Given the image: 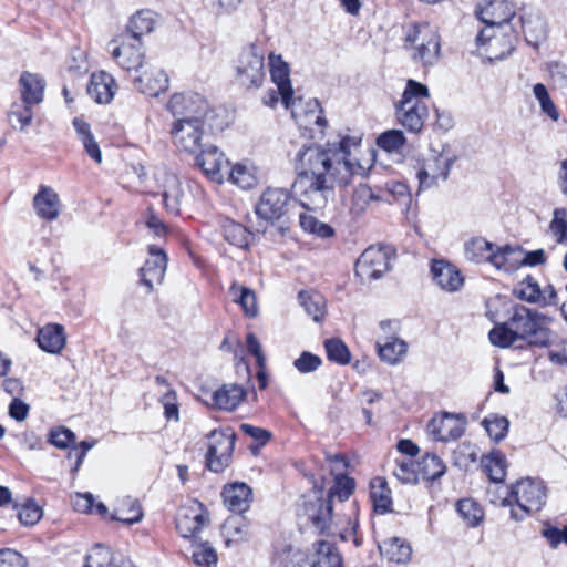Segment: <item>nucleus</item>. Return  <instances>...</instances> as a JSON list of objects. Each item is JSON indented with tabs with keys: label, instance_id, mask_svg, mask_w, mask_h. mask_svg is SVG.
Listing matches in <instances>:
<instances>
[{
	"label": "nucleus",
	"instance_id": "obj_14",
	"mask_svg": "<svg viewBox=\"0 0 567 567\" xmlns=\"http://www.w3.org/2000/svg\"><path fill=\"white\" fill-rule=\"evenodd\" d=\"M391 248L386 246H371L367 248L355 264V275L361 280L379 279L389 270Z\"/></svg>",
	"mask_w": 567,
	"mask_h": 567
},
{
	"label": "nucleus",
	"instance_id": "obj_28",
	"mask_svg": "<svg viewBox=\"0 0 567 567\" xmlns=\"http://www.w3.org/2000/svg\"><path fill=\"white\" fill-rule=\"evenodd\" d=\"M427 430L434 440L442 442L458 439L464 432L462 422L447 413L440 417H433Z\"/></svg>",
	"mask_w": 567,
	"mask_h": 567
},
{
	"label": "nucleus",
	"instance_id": "obj_16",
	"mask_svg": "<svg viewBox=\"0 0 567 567\" xmlns=\"http://www.w3.org/2000/svg\"><path fill=\"white\" fill-rule=\"evenodd\" d=\"M155 181L167 212L178 215L185 198V187L179 176L166 169H158L155 173Z\"/></svg>",
	"mask_w": 567,
	"mask_h": 567
},
{
	"label": "nucleus",
	"instance_id": "obj_29",
	"mask_svg": "<svg viewBox=\"0 0 567 567\" xmlns=\"http://www.w3.org/2000/svg\"><path fill=\"white\" fill-rule=\"evenodd\" d=\"M114 78L105 71L93 73L87 85V94L100 104L110 103L116 92Z\"/></svg>",
	"mask_w": 567,
	"mask_h": 567
},
{
	"label": "nucleus",
	"instance_id": "obj_64",
	"mask_svg": "<svg viewBox=\"0 0 567 567\" xmlns=\"http://www.w3.org/2000/svg\"><path fill=\"white\" fill-rule=\"evenodd\" d=\"M0 567H27L23 556L10 548L0 549Z\"/></svg>",
	"mask_w": 567,
	"mask_h": 567
},
{
	"label": "nucleus",
	"instance_id": "obj_40",
	"mask_svg": "<svg viewBox=\"0 0 567 567\" xmlns=\"http://www.w3.org/2000/svg\"><path fill=\"white\" fill-rule=\"evenodd\" d=\"M223 236L226 241L238 248H246L249 245L251 233L241 224L224 218L220 224Z\"/></svg>",
	"mask_w": 567,
	"mask_h": 567
},
{
	"label": "nucleus",
	"instance_id": "obj_38",
	"mask_svg": "<svg viewBox=\"0 0 567 567\" xmlns=\"http://www.w3.org/2000/svg\"><path fill=\"white\" fill-rule=\"evenodd\" d=\"M248 522L240 515L229 516L221 526L226 546L245 540L248 536Z\"/></svg>",
	"mask_w": 567,
	"mask_h": 567
},
{
	"label": "nucleus",
	"instance_id": "obj_8",
	"mask_svg": "<svg viewBox=\"0 0 567 567\" xmlns=\"http://www.w3.org/2000/svg\"><path fill=\"white\" fill-rule=\"evenodd\" d=\"M210 130L208 120L174 121L171 127V135L174 145L187 154H196L207 145L206 136Z\"/></svg>",
	"mask_w": 567,
	"mask_h": 567
},
{
	"label": "nucleus",
	"instance_id": "obj_1",
	"mask_svg": "<svg viewBox=\"0 0 567 567\" xmlns=\"http://www.w3.org/2000/svg\"><path fill=\"white\" fill-rule=\"evenodd\" d=\"M360 142V137L344 136L338 144L303 145L297 152L295 166L298 178L293 192L302 207L322 209L333 197L334 186H347L353 176L365 175V168L352 159L351 150Z\"/></svg>",
	"mask_w": 567,
	"mask_h": 567
},
{
	"label": "nucleus",
	"instance_id": "obj_11",
	"mask_svg": "<svg viewBox=\"0 0 567 567\" xmlns=\"http://www.w3.org/2000/svg\"><path fill=\"white\" fill-rule=\"evenodd\" d=\"M166 107L175 121L209 120L212 114L207 100L195 92L173 94Z\"/></svg>",
	"mask_w": 567,
	"mask_h": 567
},
{
	"label": "nucleus",
	"instance_id": "obj_27",
	"mask_svg": "<svg viewBox=\"0 0 567 567\" xmlns=\"http://www.w3.org/2000/svg\"><path fill=\"white\" fill-rule=\"evenodd\" d=\"M113 59L125 71H138L143 66L144 53L141 50V42L123 40L111 51Z\"/></svg>",
	"mask_w": 567,
	"mask_h": 567
},
{
	"label": "nucleus",
	"instance_id": "obj_6",
	"mask_svg": "<svg viewBox=\"0 0 567 567\" xmlns=\"http://www.w3.org/2000/svg\"><path fill=\"white\" fill-rule=\"evenodd\" d=\"M517 251H520L519 246H497L483 237L472 238L464 246L467 260L476 264L488 262L505 271L512 268L513 265H508L509 258Z\"/></svg>",
	"mask_w": 567,
	"mask_h": 567
},
{
	"label": "nucleus",
	"instance_id": "obj_19",
	"mask_svg": "<svg viewBox=\"0 0 567 567\" xmlns=\"http://www.w3.org/2000/svg\"><path fill=\"white\" fill-rule=\"evenodd\" d=\"M290 194L285 188L268 187L256 205V214L267 221L280 219L288 209Z\"/></svg>",
	"mask_w": 567,
	"mask_h": 567
},
{
	"label": "nucleus",
	"instance_id": "obj_22",
	"mask_svg": "<svg viewBox=\"0 0 567 567\" xmlns=\"http://www.w3.org/2000/svg\"><path fill=\"white\" fill-rule=\"evenodd\" d=\"M148 255L150 257L140 269V275L141 282L151 291L155 285L162 284L164 279L167 257L165 252L156 246L148 247Z\"/></svg>",
	"mask_w": 567,
	"mask_h": 567
},
{
	"label": "nucleus",
	"instance_id": "obj_49",
	"mask_svg": "<svg viewBox=\"0 0 567 567\" xmlns=\"http://www.w3.org/2000/svg\"><path fill=\"white\" fill-rule=\"evenodd\" d=\"M378 197L373 194L372 189L365 185L360 184L353 190L350 212L353 216L362 215L367 208L369 207L372 200H375Z\"/></svg>",
	"mask_w": 567,
	"mask_h": 567
},
{
	"label": "nucleus",
	"instance_id": "obj_44",
	"mask_svg": "<svg viewBox=\"0 0 567 567\" xmlns=\"http://www.w3.org/2000/svg\"><path fill=\"white\" fill-rule=\"evenodd\" d=\"M419 477L425 481H435L445 474L446 465L435 454H426L416 464Z\"/></svg>",
	"mask_w": 567,
	"mask_h": 567
},
{
	"label": "nucleus",
	"instance_id": "obj_52",
	"mask_svg": "<svg viewBox=\"0 0 567 567\" xmlns=\"http://www.w3.org/2000/svg\"><path fill=\"white\" fill-rule=\"evenodd\" d=\"M483 425L488 436L494 442H499L506 436L509 422L505 416L492 415L484 419Z\"/></svg>",
	"mask_w": 567,
	"mask_h": 567
},
{
	"label": "nucleus",
	"instance_id": "obj_26",
	"mask_svg": "<svg viewBox=\"0 0 567 567\" xmlns=\"http://www.w3.org/2000/svg\"><path fill=\"white\" fill-rule=\"evenodd\" d=\"M431 274L436 285L445 291H457L464 282L460 270L444 260H433Z\"/></svg>",
	"mask_w": 567,
	"mask_h": 567
},
{
	"label": "nucleus",
	"instance_id": "obj_57",
	"mask_svg": "<svg viewBox=\"0 0 567 567\" xmlns=\"http://www.w3.org/2000/svg\"><path fill=\"white\" fill-rule=\"evenodd\" d=\"M543 348H549L548 359L551 363L557 365L567 364V339L560 338L555 332V340L551 344L542 346Z\"/></svg>",
	"mask_w": 567,
	"mask_h": 567
},
{
	"label": "nucleus",
	"instance_id": "obj_42",
	"mask_svg": "<svg viewBox=\"0 0 567 567\" xmlns=\"http://www.w3.org/2000/svg\"><path fill=\"white\" fill-rule=\"evenodd\" d=\"M154 28L153 13L147 10L138 11L134 14L126 27L128 40L134 42H141L142 35L152 32Z\"/></svg>",
	"mask_w": 567,
	"mask_h": 567
},
{
	"label": "nucleus",
	"instance_id": "obj_9",
	"mask_svg": "<svg viewBox=\"0 0 567 567\" xmlns=\"http://www.w3.org/2000/svg\"><path fill=\"white\" fill-rule=\"evenodd\" d=\"M265 50L257 43L244 48L236 66L237 82L246 89H258L265 80Z\"/></svg>",
	"mask_w": 567,
	"mask_h": 567
},
{
	"label": "nucleus",
	"instance_id": "obj_50",
	"mask_svg": "<svg viewBox=\"0 0 567 567\" xmlns=\"http://www.w3.org/2000/svg\"><path fill=\"white\" fill-rule=\"evenodd\" d=\"M549 233L555 241L560 245H567V209L556 208L553 219L549 224Z\"/></svg>",
	"mask_w": 567,
	"mask_h": 567
},
{
	"label": "nucleus",
	"instance_id": "obj_2",
	"mask_svg": "<svg viewBox=\"0 0 567 567\" xmlns=\"http://www.w3.org/2000/svg\"><path fill=\"white\" fill-rule=\"evenodd\" d=\"M549 319L526 306L513 307L508 320L495 326L489 331V340L494 346L508 348L517 341H524L528 346H547L555 340V331L547 328Z\"/></svg>",
	"mask_w": 567,
	"mask_h": 567
},
{
	"label": "nucleus",
	"instance_id": "obj_56",
	"mask_svg": "<svg viewBox=\"0 0 567 567\" xmlns=\"http://www.w3.org/2000/svg\"><path fill=\"white\" fill-rule=\"evenodd\" d=\"M300 225L306 231L315 234L321 238H328L333 235V229L329 225L319 221L311 215L300 214Z\"/></svg>",
	"mask_w": 567,
	"mask_h": 567
},
{
	"label": "nucleus",
	"instance_id": "obj_5",
	"mask_svg": "<svg viewBox=\"0 0 567 567\" xmlns=\"http://www.w3.org/2000/svg\"><path fill=\"white\" fill-rule=\"evenodd\" d=\"M427 96L429 90L425 85L409 80L401 100L395 105L398 122L411 133H419L424 126L429 109L422 99Z\"/></svg>",
	"mask_w": 567,
	"mask_h": 567
},
{
	"label": "nucleus",
	"instance_id": "obj_24",
	"mask_svg": "<svg viewBox=\"0 0 567 567\" xmlns=\"http://www.w3.org/2000/svg\"><path fill=\"white\" fill-rule=\"evenodd\" d=\"M168 83L165 71L156 68L145 69L134 79L135 89L148 96H158L168 89Z\"/></svg>",
	"mask_w": 567,
	"mask_h": 567
},
{
	"label": "nucleus",
	"instance_id": "obj_55",
	"mask_svg": "<svg viewBox=\"0 0 567 567\" xmlns=\"http://www.w3.org/2000/svg\"><path fill=\"white\" fill-rule=\"evenodd\" d=\"M238 292H241V308L246 316L248 317H256L258 313V307H257V299L255 292L244 286H240L238 284H233L229 288L230 295H236Z\"/></svg>",
	"mask_w": 567,
	"mask_h": 567
},
{
	"label": "nucleus",
	"instance_id": "obj_15",
	"mask_svg": "<svg viewBox=\"0 0 567 567\" xmlns=\"http://www.w3.org/2000/svg\"><path fill=\"white\" fill-rule=\"evenodd\" d=\"M475 14L485 28H496L497 31L508 29L515 18V9L508 0H484L478 3Z\"/></svg>",
	"mask_w": 567,
	"mask_h": 567
},
{
	"label": "nucleus",
	"instance_id": "obj_30",
	"mask_svg": "<svg viewBox=\"0 0 567 567\" xmlns=\"http://www.w3.org/2000/svg\"><path fill=\"white\" fill-rule=\"evenodd\" d=\"M221 495L225 506L235 514L246 512L252 499V491L245 483H233L225 486Z\"/></svg>",
	"mask_w": 567,
	"mask_h": 567
},
{
	"label": "nucleus",
	"instance_id": "obj_63",
	"mask_svg": "<svg viewBox=\"0 0 567 567\" xmlns=\"http://www.w3.org/2000/svg\"><path fill=\"white\" fill-rule=\"evenodd\" d=\"M42 517V509L33 502H27L18 512V518L21 524L32 526Z\"/></svg>",
	"mask_w": 567,
	"mask_h": 567
},
{
	"label": "nucleus",
	"instance_id": "obj_41",
	"mask_svg": "<svg viewBox=\"0 0 567 567\" xmlns=\"http://www.w3.org/2000/svg\"><path fill=\"white\" fill-rule=\"evenodd\" d=\"M73 126L87 155L96 163H101L102 153L99 144L96 143L91 132L90 124L83 121L82 118L75 117L73 120Z\"/></svg>",
	"mask_w": 567,
	"mask_h": 567
},
{
	"label": "nucleus",
	"instance_id": "obj_25",
	"mask_svg": "<svg viewBox=\"0 0 567 567\" xmlns=\"http://www.w3.org/2000/svg\"><path fill=\"white\" fill-rule=\"evenodd\" d=\"M33 208L40 218L48 221L55 220L61 213V202L58 193L49 186H40L33 197Z\"/></svg>",
	"mask_w": 567,
	"mask_h": 567
},
{
	"label": "nucleus",
	"instance_id": "obj_46",
	"mask_svg": "<svg viewBox=\"0 0 567 567\" xmlns=\"http://www.w3.org/2000/svg\"><path fill=\"white\" fill-rule=\"evenodd\" d=\"M482 464L494 483H501L506 475V458L499 451H493L482 457Z\"/></svg>",
	"mask_w": 567,
	"mask_h": 567
},
{
	"label": "nucleus",
	"instance_id": "obj_54",
	"mask_svg": "<svg viewBox=\"0 0 567 567\" xmlns=\"http://www.w3.org/2000/svg\"><path fill=\"white\" fill-rule=\"evenodd\" d=\"M406 138L400 130H388L377 138V145L386 152H396L404 146Z\"/></svg>",
	"mask_w": 567,
	"mask_h": 567
},
{
	"label": "nucleus",
	"instance_id": "obj_35",
	"mask_svg": "<svg viewBox=\"0 0 567 567\" xmlns=\"http://www.w3.org/2000/svg\"><path fill=\"white\" fill-rule=\"evenodd\" d=\"M246 391L241 385L230 383L224 384L213 394V401L216 408L231 411L236 409L244 400Z\"/></svg>",
	"mask_w": 567,
	"mask_h": 567
},
{
	"label": "nucleus",
	"instance_id": "obj_23",
	"mask_svg": "<svg viewBox=\"0 0 567 567\" xmlns=\"http://www.w3.org/2000/svg\"><path fill=\"white\" fill-rule=\"evenodd\" d=\"M269 68L271 80L277 85L278 94L280 95L285 107H289L290 99L293 95L289 78V65L282 60L281 55L270 53Z\"/></svg>",
	"mask_w": 567,
	"mask_h": 567
},
{
	"label": "nucleus",
	"instance_id": "obj_36",
	"mask_svg": "<svg viewBox=\"0 0 567 567\" xmlns=\"http://www.w3.org/2000/svg\"><path fill=\"white\" fill-rule=\"evenodd\" d=\"M381 555L389 561L405 564L411 559V546L402 538L391 537L379 546Z\"/></svg>",
	"mask_w": 567,
	"mask_h": 567
},
{
	"label": "nucleus",
	"instance_id": "obj_20",
	"mask_svg": "<svg viewBox=\"0 0 567 567\" xmlns=\"http://www.w3.org/2000/svg\"><path fill=\"white\" fill-rule=\"evenodd\" d=\"M207 522V512L197 501L181 506L175 518L176 530L184 538L195 537Z\"/></svg>",
	"mask_w": 567,
	"mask_h": 567
},
{
	"label": "nucleus",
	"instance_id": "obj_61",
	"mask_svg": "<svg viewBox=\"0 0 567 567\" xmlns=\"http://www.w3.org/2000/svg\"><path fill=\"white\" fill-rule=\"evenodd\" d=\"M75 441V434L68 427L52 429L48 435V442L58 449L64 450Z\"/></svg>",
	"mask_w": 567,
	"mask_h": 567
},
{
	"label": "nucleus",
	"instance_id": "obj_21",
	"mask_svg": "<svg viewBox=\"0 0 567 567\" xmlns=\"http://www.w3.org/2000/svg\"><path fill=\"white\" fill-rule=\"evenodd\" d=\"M452 163L453 161L447 156L435 152L431 153L430 156L424 159L417 173L420 187L429 188L436 184L439 179L445 181L449 176Z\"/></svg>",
	"mask_w": 567,
	"mask_h": 567
},
{
	"label": "nucleus",
	"instance_id": "obj_60",
	"mask_svg": "<svg viewBox=\"0 0 567 567\" xmlns=\"http://www.w3.org/2000/svg\"><path fill=\"white\" fill-rule=\"evenodd\" d=\"M535 97L538 100L542 111L546 113L551 120H558V112L548 94L546 86L542 83H537L533 89Z\"/></svg>",
	"mask_w": 567,
	"mask_h": 567
},
{
	"label": "nucleus",
	"instance_id": "obj_43",
	"mask_svg": "<svg viewBox=\"0 0 567 567\" xmlns=\"http://www.w3.org/2000/svg\"><path fill=\"white\" fill-rule=\"evenodd\" d=\"M228 179L243 189H250L258 183L256 167L245 163H237L229 171Z\"/></svg>",
	"mask_w": 567,
	"mask_h": 567
},
{
	"label": "nucleus",
	"instance_id": "obj_12",
	"mask_svg": "<svg viewBox=\"0 0 567 567\" xmlns=\"http://www.w3.org/2000/svg\"><path fill=\"white\" fill-rule=\"evenodd\" d=\"M291 116L297 125L311 135L317 132L322 133L323 127L327 125V120L323 116V111L317 99H309L303 101L301 97L290 99L289 107Z\"/></svg>",
	"mask_w": 567,
	"mask_h": 567
},
{
	"label": "nucleus",
	"instance_id": "obj_34",
	"mask_svg": "<svg viewBox=\"0 0 567 567\" xmlns=\"http://www.w3.org/2000/svg\"><path fill=\"white\" fill-rule=\"evenodd\" d=\"M144 516L140 502L131 496L118 499L111 519L121 522L125 525L140 523Z\"/></svg>",
	"mask_w": 567,
	"mask_h": 567
},
{
	"label": "nucleus",
	"instance_id": "obj_32",
	"mask_svg": "<svg viewBox=\"0 0 567 567\" xmlns=\"http://www.w3.org/2000/svg\"><path fill=\"white\" fill-rule=\"evenodd\" d=\"M65 341L64 328L59 323L45 324L38 331L37 342L48 353H60L65 346Z\"/></svg>",
	"mask_w": 567,
	"mask_h": 567
},
{
	"label": "nucleus",
	"instance_id": "obj_48",
	"mask_svg": "<svg viewBox=\"0 0 567 567\" xmlns=\"http://www.w3.org/2000/svg\"><path fill=\"white\" fill-rule=\"evenodd\" d=\"M32 104L14 103L8 112V121L13 128L25 130L32 121Z\"/></svg>",
	"mask_w": 567,
	"mask_h": 567
},
{
	"label": "nucleus",
	"instance_id": "obj_3",
	"mask_svg": "<svg viewBox=\"0 0 567 567\" xmlns=\"http://www.w3.org/2000/svg\"><path fill=\"white\" fill-rule=\"evenodd\" d=\"M354 488V480L343 474L334 475V483L327 495H324L323 484L315 483L312 491L303 496L298 512L300 525L305 528H312L317 534H323L331 524L332 499L344 502L351 496Z\"/></svg>",
	"mask_w": 567,
	"mask_h": 567
},
{
	"label": "nucleus",
	"instance_id": "obj_59",
	"mask_svg": "<svg viewBox=\"0 0 567 567\" xmlns=\"http://www.w3.org/2000/svg\"><path fill=\"white\" fill-rule=\"evenodd\" d=\"M518 262L522 266H538L544 265L546 262V254L544 249H536L533 251H524L520 248V251L515 252L509 261Z\"/></svg>",
	"mask_w": 567,
	"mask_h": 567
},
{
	"label": "nucleus",
	"instance_id": "obj_39",
	"mask_svg": "<svg viewBox=\"0 0 567 567\" xmlns=\"http://www.w3.org/2000/svg\"><path fill=\"white\" fill-rule=\"evenodd\" d=\"M22 101L25 104H39L43 99L44 83L35 74L23 73L20 76Z\"/></svg>",
	"mask_w": 567,
	"mask_h": 567
},
{
	"label": "nucleus",
	"instance_id": "obj_47",
	"mask_svg": "<svg viewBox=\"0 0 567 567\" xmlns=\"http://www.w3.org/2000/svg\"><path fill=\"white\" fill-rule=\"evenodd\" d=\"M456 511L468 527H476L484 517L482 507L471 498L458 501Z\"/></svg>",
	"mask_w": 567,
	"mask_h": 567
},
{
	"label": "nucleus",
	"instance_id": "obj_53",
	"mask_svg": "<svg viewBox=\"0 0 567 567\" xmlns=\"http://www.w3.org/2000/svg\"><path fill=\"white\" fill-rule=\"evenodd\" d=\"M328 359L339 364H347L350 362L351 354L346 343L340 339H328L324 342Z\"/></svg>",
	"mask_w": 567,
	"mask_h": 567
},
{
	"label": "nucleus",
	"instance_id": "obj_10",
	"mask_svg": "<svg viewBox=\"0 0 567 567\" xmlns=\"http://www.w3.org/2000/svg\"><path fill=\"white\" fill-rule=\"evenodd\" d=\"M405 41L411 43L415 53L413 59L424 65L434 64L440 54V35L437 31L429 23L415 24L405 37Z\"/></svg>",
	"mask_w": 567,
	"mask_h": 567
},
{
	"label": "nucleus",
	"instance_id": "obj_33",
	"mask_svg": "<svg viewBox=\"0 0 567 567\" xmlns=\"http://www.w3.org/2000/svg\"><path fill=\"white\" fill-rule=\"evenodd\" d=\"M309 564L311 567H343V560L337 547L324 540L316 544Z\"/></svg>",
	"mask_w": 567,
	"mask_h": 567
},
{
	"label": "nucleus",
	"instance_id": "obj_7",
	"mask_svg": "<svg viewBox=\"0 0 567 567\" xmlns=\"http://www.w3.org/2000/svg\"><path fill=\"white\" fill-rule=\"evenodd\" d=\"M517 40V33L512 28L497 31L496 28H484L476 35V53L489 62L508 56Z\"/></svg>",
	"mask_w": 567,
	"mask_h": 567
},
{
	"label": "nucleus",
	"instance_id": "obj_58",
	"mask_svg": "<svg viewBox=\"0 0 567 567\" xmlns=\"http://www.w3.org/2000/svg\"><path fill=\"white\" fill-rule=\"evenodd\" d=\"M393 475L404 484H415L419 481L417 467L411 460L398 462Z\"/></svg>",
	"mask_w": 567,
	"mask_h": 567
},
{
	"label": "nucleus",
	"instance_id": "obj_45",
	"mask_svg": "<svg viewBox=\"0 0 567 567\" xmlns=\"http://www.w3.org/2000/svg\"><path fill=\"white\" fill-rule=\"evenodd\" d=\"M298 299L306 310V312L316 321L319 322L326 315V302L323 297L318 292L300 291Z\"/></svg>",
	"mask_w": 567,
	"mask_h": 567
},
{
	"label": "nucleus",
	"instance_id": "obj_31",
	"mask_svg": "<svg viewBox=\"0 0 567 567\" xmlns=\"http://www.w3.org/2000/svg\"><path fill=\"white\" fill-rule=\"evenodd\" d=\"M307 561L306 554L292 544L279 542L275 545L271 558L274 567H303Z\"/></svg>",
	"mask_w": 567,
	"mask_h": 567
},
{
	"label": "nucleus",
	"instance_id": "obj_18",
	"mask_svg": "<svg viewBox=\"0 0 567 567\" xmlns=\"http://www.w3.org/2000/svg\"><path fill=\"white\" fill-rule=\"evenodd\" d=\"M194 155L196 165L208 179L217 184L224 182L225 171L229 167L230 162L217 146L207 144Z\"/></svg>",
	"mask_w": 567,
	"mask_h": 567
},
{
	"label": "nucleus",
	"instance_id": "obj_17",
	"mask_svg": "<svg viewBox=\"0 0 567 567\" xmlns=\"http://www.w3.org/2000/svg\"><path fill=\"white\" fill-rule=\"evenodd\" d=\"M380 328L385 336L380 337L377 341L379 357L389 364H396L402 360L408 350L406 342L395 336L398 322L393 320H382Z\"/></svg>",
	"mask_w": 567,
	"mask_h": 567
},
{
	"label": "nucleus",
	"instance_id": "obj_13",
	"mask_svg": "<svg viewBox=\"0 0 567 567\" xmlns=\"http://www.w3.org/2000/svg\"><path fill=\"white\" fill-rule=\"evenodd\" d=\"M235 446V434L214 430L208 435V450L206 454L207 467L215 472H223L230 463Z\"/></svg>",
	"mask_w": 567,
	"mask_h": 567
},
{
	"label": "nucleus",
	"instance_id": "obj_37",
	"mask_svg": "<svg viewBox=\"0 0 567 567\" xmlns=\"http://www.w3.org/2000/svg\"><path fill=\"white\" fill-rule=\"evenodd\" d=\"M370 497L373 502L374 511L381 514L391 511L392 496L391 489L385 478L377 476L370 482Z\"/></svg>",
	"mask_w": 567,
	"mask_h": 567
},
{
	"label": "nucleus",
	"instance_id": "obj_4",
	"mask_svg": "<svg viewBox=\"0 0 567 567\" xmlns=\"http://www.w3.org/2000/svg\"><path fill=\"white\" fill-rule=\"evenodd\" d=\"M493 488L495 493L504 495L499 497L502 506L512 505V499H514L517 509H511V517L516 522L540 511L547 497L544 483L530 477L522 478L511 487L494 485Z\"/></svg>",
	"mask_w": 567,
	"mask_h": 567
},
{
	"label": "nucleus",
	"instance_id": "obj_51",
	"mask_svg": "<svg viewBox=\"0 0 567 567\" xmlns=\"http://www.w3.org/2000/svg\"><path fill=\"white\" fill-rule=\"evenodd\" d=\"M192 557L194 564L198 567H216L217 565L216 550L207 542L195 544Z\"/></svg>",
	"mask_w": 567,
	"mask_h": 567
},
{
	"label": "nucleus",
	"instance_id": "obj_62",
	"mask_svg": "<svg viewBox=\"0 0 567 567\" xmlns=\"http://www.w3.org/2000/svg\"><path fill=\"white\" fill-rule=\"evenodd\" d=\"M321 364V358L308 351H303L293 361V367L302 374L311 373L318 370Z\"/></svg>",
	"mask_w": 567,
	"mask_h": 567
}]
</instances>
